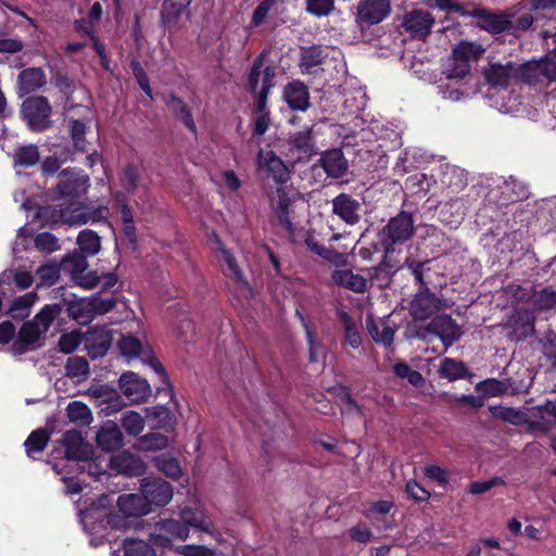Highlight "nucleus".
<instances>
[{
    "label": "nucleus",
    "mask_w": 556,
    "mask_h": 556,
    "mask_svg": "<svg viewBox=\"0 0 556 556\" xmlns=\"http://www.w3.org/2000/svg\"><path fill=\"white\" fill-rule=\"evenodd\" d=\"M61 313L58 304L46 305L35 317L25 323L18 333L16 340L11 346L14 355H21L29 350L40 346V339L47 332L54 318Z\"/></svg>",
    "instance_id": "f257e3e1"
},
{
    "label": "nucleus",
    "mask_w": 556,
    "mask_h": 556,
    "mask_svg": "<svg viewBox=\"0 0 556 556\" xmlns=\"http://www.w3.org/2000/svg\"><path fill=\"white\" fill-rule=\"evenodd\" d=\"M275 67L265 64L264 59L257 58L249 75V87L256 93V109L258 114H269L266 109L267 94L274 86Z\"/></svg>",
    "instance_id": "f03ea898"
},
{
    "label": "nucleus",
    "mask_w": 556,
    "mask_h": 556,
    "mask_svg": "<svg viewBox=\"0 0 556 556\" xmlns=\"http://www.w3.org/2000/svg\"><path fill=\"white\" fill-rule=\"evenodd\" d=\"M498 326L509 341H522L534 333V312L525 307H515Z\"/></svg>",
    "instance_id": "7ed1b4c3"
},
{
    "label": "nucleus",
    "mask_w": 556,
    "mask_h": 556,
    "mask_svg": "<svg viewBox=\"0 0 556 556\" xmlns=\"http://www.w3.org/2000/svg\"><path fill=\"white\" fill-rule=\"evenodd\" d=\"M118 349L123 356L128 359L140 358L144 364L149 365L164 382L167 381L165 369L153 355L148 342L141 341L134 336H126L118 341Z\"/></svg>",
    "instance_id": "20e7f679"
},
{
    "label": "nucleus",
    "mask_w": 556,
    "mask_h": 556,
    "mask_svg": "<svg viewBox=\"0 0 556 556\" xmlns=\"http://www.w3.org/2000/svg\"><path fill=\"white\" fill-rule=\"evenodd\" d=\"M415 232V223L413 215L402 211L392 217L380 232L381 243L389 249L390 247L407 242Z\"/></svg>",
    "instance_id": "39448f33"
},
{
    "label": "nucleus",
    "mask_w": 556,
    "mask_h": 556,
    "mask_svg": "<svg viewBox=\"0 0 556 556\" xmlns=\"http://www.w3.org/2000/svg\"><path fill=\"white\" fill-rule=\"evenodd\" d=\"M53 190L54 199H73L85 194L89 188V177L83 170L67 168L60 173Z\"/></svg>",
    "instance_id": "423d86ee"
},
{
    "label": "nucleus",
    "mask_w": 556,
    "mask_h": 556,
    "mask_svg": "<svg viewBox=\"0 0 556 556\" xmlns=\"http://www.w3.org/2000/svg\"><path fill=\"white\" fill-rule=\"evenodd\" d=\"M109 208L106 206H90L78 202L60 210V218L73 226H81L87 223H97L106 219Z\"/></svg>",
    "instance_id": "0eeeda50"
},
{
    "label": "nucleus",
    "mask_w": 556,
    "mask_h": 556,
    "mask_svg": "<svg viewBox=\"0 0 556 556\" xmlns=\"http://www.w3.org/2000/svg\"><path fill=\"white\" fill-rule=\"evenodd\" d=\"M525 65L508 62L505 65L492 63L483 70L484 79L494 88H505L518 81L526 83Z\"/></svg>",
    "instance_id": "6e6552de"
},
{
    "label": "nucleus",
    "mask_w": 556,
    "mask_h": 556,
    "mask_svg": "<svg viewBox=\"0 0 556 556\" xmlns=\"http://www.w3.org/2000/svg\"><path fill=\"white\" fill-rule=\"evenodd\" d=\"M447 301L438 298L428 288L419 290L409 303V313L416 320H426L434 313L450 307Z\"/></svg>",
    "instance_id": "1a4fd4ad"
},
{
    "label": "nucleus",
    "mask_w": 556,
    "mask_h": 556,
    "mask_svg": "<svg viewBox=\"0 0 556 556\" xmlns=\"http://www.w3.org/2000/svg\"><path fill=\"white\" fill-rule=\"evenodd\" d=\"M22 113L34 130H43L50 125L51 106L45 97H30L22 104Z\"/></svg>",
    "instance_id": "9d476101"
},
{
    "label": "nucleus",
    "mask_w": 556,
    "mask_h": 556,
    "mask_svg": "<svg viewBox=\"0 0 556 556\" xmlns=\"http://www.w3.org/2000/svg\"><path fill=\"white\" fill-rule=\"evenodd\" d=\"M391 13L390 0H359L356 5L355 22L358 26L381 23Z\"/></svg>",
    "instance_id": "9b49d317"
},
{
    "label": "nucleus",
    "mask_w": 556,
    "mask_h": 556,
    "mask_svg": "<svg viewBox=\"0 0 556 556\" xmlns=\"http://www.w3.org/2000/svg\"><path fill=\"white\" fill-rule=\"evenodd\" d=\"M189 536V528L180 520L165 519L155 523L151 539L154 544L166 547L174 539L181 541Z\"/></svg>",
    "instance_id": "f8f14e48"
},
{
    "label": "nucleus",
    "mask_w": 556,
    "mask_h": 556,
    "mask_svg": "<svg viewBox=\"0 0 556 556\" xmlns=\"http://www.w3.org/2000/svg\"><path fill=\"white\" fill-rule=\"evenodd\" d=\"M212 241L214 244V251L217 254L218 261L224 262L229 269V274L232 276L236 286L243 293L244 296H251L252 290L245 280L235 256L229 250L226 249L220 238L216 235H212Z\"/></svg>",
    "instance_id": "ddd939ff"
},
{
    "label": "nucleus",
    "mask_w": 556,
    "mask_h": 556,
    "mask_svg": "<svg viewBox=\"0 0 556 556\" xmlns=\"http://www.w3.org/2000/svg\"><path fill=\"white\" fill-rule=\"evenodd\" d=\"M141 493L149 507L150 505L165 506L173 498L172 485L157 478L142 479Z\"/></svg>",
    "instance_id": "4468645a"
},
{
    "label": "nucleus",
    "mask_w": 556,
    "mask_h": 556,
    "mask_svg": "<svg viewBox=\"0 0 556 556\" xmlns=\"http://www.w3.org/2000/svg\"><path fill=\"white\" fill-rule=\"evenodd\" d=\"M119 389L131 403H141L151 395L148 381L132 371L124 372L119 378Z\"/></svg>",
    "instance_id": "2eb2a0df"
},
{
    "label": "nucleus",
    "mask_w": 556,
    "mask_h": 556,
    "mask_svg": "<svg viewBox=\"0 0 556 556\" xmlns=\"http://www.w3.org/2000/svg\"><path fill=\"white\" fill-rule=\"evenodd\" d=\"M426 331L440 338L445 348H450L462 337L457 323L446 314L438 315L426 327Z\"/></svg>",
    "instance_id": "dca6fc26"
},
{
    "label": "nucleus",
    "mask_w": 556,
    "mask_h": 556,
    "mask_svg": "<svg viewBox=\"0 0 556 556\" xmlns=\"http://www.w3.org/2000/svg\"><path fill=\"white\" fill-rule=\"evenodd\" d=\"M113 342V334L106 327H94L84 333V344L91 358L104 356Z\"/></svg>",
    "instance_id": "f3484780"
},
{
    "label": "nucleus",
    "mask_w": 556,
    "mask_h": 556,
    "mask_svg": "<svg viewBox=\"0 0 556 556\" xmlns=\"http://www.w3.org/2000/svg\"><path fill=\"white\" fill-rule=\"evenodd\" d=\"M292 203L293 197L285 186L278 187L276 193L270 197L273 217L289 232L293 230V225L290 220V207Z\"/></svg>",
    "instance_id": "a211bd4d"
},
{
    "label": "nucleus",
    "mask_w": 556,
    "mask_h": 556,
    "mask_svg": "<svg viewBox=\"0 0 556 556\" xmlns=\"http://www.w3.org/2000/svg\"><path fill=\"white\" fill-rule=\"evenodd\" d=\"M191 0H164L161 10V22L169 29L182 26V18L190 15Z\"/></svg>",
    "instance_id": "6ab92c4d"
},
{
    "label": "nucleus",
    "mask_w": 556,
    "mask_h": 556,
    "mask_svg": "<svg viewBox=\"0 0 556 556\" xmlns=\"http://www.w3.org/2000/svg\"><path fill=\"white\" fill-rule=\"evenodd\" d=\"M527 84H536L545 78L549 81L556 80V51L544 60L525 65Z\"/></svg>",
    "instance_id": "aec40b11"
},
{
    "label": "nucleus",
    "mask_w": 556,
    "mask_h": 556,
    "mask_svg": "<svg viewBox=\"0 0 556 556\" xmlns=\"http://www.w3.org/2000/svg\"><path fill=\"white\" fill-rule=\"evenodd\" d=\"M257 165L278 184H285L290 177L287 165L273 151L260 150Z\"/></svg>",
    "instance_id": "412c9836"
},
{
    "label": "nucleus",
    "mask_w": 556,
    "mask_h": 556,
    "mask_svg": "<svg viewBox=\"0 0 556 556\" xmlns=\"http://www.w3.org/2000/svg\"><path fill=\"white\" fill-rule=\"evenodd\" d=\"M110 467L112 470L129 477L141 476L146 471V464L142 459L127 451L113 455L110 459Z\"/></svg>",
    "instance_id": "4be33fe9"
},
{
    "label": "nucleus",
    "mask_w": 556,
    "mask_h": 556,
    "mask_svg": "<svg viewBox=\"0 0 556 556\" xmlns=\"http://www.w3.org/2000/svg\"><path fill=\"white\" fill-rule=\"evenodd\" d=\"M469 15L478 18V26L493 34L502 33L509 29L511 22L508 15L500 12L493 13L485 9H475Z\"/></svg>",
    "instance_id": "5701e85b"
},
{
    "label": "nucleus",
    "mask_w": 556,
    "mask_h": 556,
    "mask_svg": "<svg viewBox=\"0 0 556 556\" xmlns=\"http://www.w3.org/2000/svg\"><path fill=\"white\" fill-rule=\"evenodd\" d=\"M530 429L546 432L556 425V405L547 402L545 405L529 409Z\"/></svg>",
    "instance_id": "b1692460"
},
{
    "label": "nucleus",
    "mask_w": 556,
    "mask_h": 556,
    "mask_svg": "<svg viewBox=\"0 0 556 556\" xmlns=\"http://www.w3.org/2000/svg\"><path fill=\"white\" fill-rule=\"evenodd\" d=\"M361 204L346 193H340L332 200V212L349 225L359 220Z\"/></svg>",
    "instance_id": "393cba45"
},
{
    "label": "nucleus",
    "mask_w": 556,
    "mask_h": 556,
    "mask_svg": "<svg viewBox=\"0 0 556 556\" xmlns=\"http://www.w3.org/2000/svg\"><path fill=\"white\" fill-rule=\"evenodd\" d=\"M494 198L497 200L500 205H506L528 198L527 187L516 179L509 178L504 180L498 189L496 190Z\"/></svg>",
    "instance_id": "a878e982"
},
{
    "label": "nucleus",
    "mask_w": 556,
    "mask_h": 556,
    "mask_svg": "<svg viewBox=\"0 0 556 556\" xmlns=\"http://www.w3.org/2000/svg\"><path fill=\"white\" fill-rule=\"evenodd\" d=\"M434 20L429 12L414 10L405 14L403 26L416 36H426L430 33Z\"/></svg>",
    "instance_id": "bb28decb"
},
{
    "label": "nucleus",
    "mask_w": 556,
    "mask_h": 556,
    "mask_svg": "<svg viewBox=\"0 0 556 556\" xmlns=\"http://www.w3.org/2000/svg\"><path fill=\"white\" fill-rule=\"evenodd\" d=\"M331 279L338 287L355 293H364L368 289L367 279L359 274L353 273L351 269H336L331 274Z\"/></svg>",
    "instance_id": "cd10ccee"
},
{
    "label": "nucleus",
    "mask_w": 556,
    "mask_h": 556,
    "mask_svg": "<svg viewBox=\"0 0 556 556\" xmlns=\"http://www.w3.org/2000/svg\"><path fill=\"white\" fill-rule=\"evenodd\" d=\"M96 441L102 451L112 452L122 446L123 435L115 422L108 421L98 431Z\"/></svg>",
    "instance_id": "c85d7f7f"
},
{
    "label": "nucleus",
    "mask_w": 556,
    "mask_h": 556,
    "mask_svg": "<svg viewBox=\"0 0 556 556\" xmlns=\"http://www.w3.org/2000/svg\"><path fill=\"white\" fill-rule=\"evenodd\" d=\"M283 98L291 110L305 111L309 105L307 87L300 81H292L285 87Z\"/></svg>",
    "instance_id": "c756f323"
},
{
    "label": "nucleus",
    "mask_w": 556,
    "mask_h": 556,
    "mask_svg": "<svg viewBox=\"0 0 556 556\" xmlns=\"http://www.w3.org/2000/svg\"><path fill=\"white\" fill-rule=\"evenodd\" d=\"M319 164L327 175L333 178L342 177L348 169V162L340 149L325 152L319 159Z\"/></svg>",
    "instance_id": "7c9ffc66"
},
{
    "label": "nucleus",
    "mask_w": 556,
    "mask_h": 556,
    "mask_svg": "<svg viewBox=\"0 0 556 556\" xmlns=\"http://www.w3.org/2000/svg\"><path fill=\"white\" fill-rule=\"evenodd\" d=\"M117 506L121 513L128 517H139L150 513V507L142 495L123 494L117 498Z\"/></svg>",
    "instance_id": "2f4dec72"
},
{
    "label": "nucleus",
    "mask_w": 556,
    "mask_h": 556,
    "mask_svg": "<svg viewBox=\"0 0 556 556\" xmlns=\"http://www.w3.org/2000/svg\"><path fill=\"white\" fill-rule=\"evenodd\" d=\"M46 84V75L39 67L22 71L17 77V87L22 94L30 93Z\"/></svg>",
    "instance_id": "473e14b6"
},
{
    "label": "nucleus",
    "mask_w": 556,
    "mask_h": 556,
    "mask_svg": "<svg viewBox=\"0 0 556 556\" xmlns=\"http://www.w3.org/2000/svg\"><path fill=\"white\" fill-rule=\"evenodd\" d=\"M63 445L66 457L71 459H85L88 456V445L85 444L81 433L77 430L66 431L63 435Z\"/></svg>",
    "instance_id": "72a5a7b5"
},
{
    "label": "nucleus",
    "mask_w": 556,
    "mask_h": 556,
    "mask_svg": "<svg viewBox=\"0 0 556 556\" xmlns=\"http://www.w3.org/2000/svg\"><path fill=\"white\" fill-rule=\"evenodd\" d=\"M366 328L372 340L377 343H382L390 346L394 340V327L387 320L375 321L371 318L366 320Z\"/></svg>",
    "instance_id": "f704fd0d"
},
{
    "label": "nucleus",
    "mask_w": 556,
    "mask_h": 556,
    "mask_svg": "<svg viewBox=\"0 0 556 556\" xmlns=\"http://www.w3.org/2000/svg\"><path fill=\"white\" fill-rule=\"evenodd\" d=\"M489 412L494 418L509 422L514 426L527 425L529 422V414L518 408L503 405H491L489 406Z\"/></svg>",
    "instance_id": "c9c22d12"
},
{
    "label": "nucleus",
    "mask_w": 556,
    "mask_h": 556,
    "mask_svg": "<svg viewBox=\"0 0 556 556\" xmlns=\"http://www.w3.org/2000/svg\"><path fill=\"white\" fill-rule=\"evenodd\" d=\"M291 150H295L304 155H311L314 152V140L312 128L306 127L301 131L292 134L288 139Z\"/></svg>",
    "instance_id": "e433bc0d"
},
{
    "label": "nucleus",
    "mask_w": 556,
    "mask_h": 556,
    "mask_svg": "<svg viewBox=\"0 0 556 556\" xmlns=\"http://www.w3.org/2000/svg\"><path fill=\"white\" fill-rule=\"evenodd\" d=\"M68 316L75 319L77 323L85 325L93 319L91 305L88 298L77 299L68 303L67 305Z\"/></svg>",
    "instance_id": "4c0bfd02"
},
{
    "label": "nucleus",
    "mask_w": 556,
    "mask_h": 556,
    "mask_svg": "<svg viewBox=\"0 0 556 556\" xmlns=\"http://www.w3.org/2000/svg\"><path fill=\"white\" fill-rule=\"evenodd\" d=\"M438 372L440 377L455 381L465 378L468 370L463 362L446 357L441 362Z\"/></svg>",
    "instance_id": "58836bf2"
},
{
    "label": "nucleus",
    "mask_w": 556,
    "mask_h": 556,
    "mask_svg": "<svg viewBox=\"0 0 556 556\" xmlns=\"http://www.w3.org/2000/svg\"><path fill=\"white\" fill-rule=\"evenodd\" d=\"M338 318L343 326L346 344L353 349H358L362 345V338L352 316L344 311H339Z\"/></svg>",
    "instance_id": "ea45409f"
},
{
    "label": "nucleus",
    "mask_w": 556,
    "mask_h": 556,
    "mask_svg": "<svg viewBox=\"0 0 556 556\" xmlns=\"http://www.w3.org/2000/svg\"><path fill=\"white\" fill-rule=\"evenodd\" d=\"M68 419L77 425L87 426L92 421V413L90 408L83 402H71L66 407Z\"/></svg>",
    "instance_id": "a19ab883"
},
{
    "label": "nucleus",
    "mask_w": 556,
    "mask_h": 556,
    "mask_svg": "<svg viewBox=\"0 0 556 556\" xmlns=\"http://www.w3.org/2000/svg\"><path fill=\"white\" fill-rule=\"evenodd\" d=\"M180 521L188 528L193 527L204 532H210L212 523L204 517L203 513L191 508H184L180 513Z\"/></svg>",
    "instance_id": "79ce46f5"
},
{
    "label": "nucleus",
    "mask_w": 556,
    "mask_h": 556,
    "mask_svg": "<svg viewBox=\"0 0 556 556\" xmlns=\"http://www.w3.org/2000/svg\"><path fill=\"white\" fill-rule=\"evenodd\" d=\"M167 105L176 114V116L181 119V122L191 132H197V127L192 115L181 99L177 98L176 96H170L167 101Z\"/></svg>",
    "instance_id": "37998d69"
},
{
    "label": "nucleus",
    "mask_w": 556,
    "mask_h": 556,
    "mask_svg": "<svg viewBox=\"0 0 556 556\" xmlns=\"http://www.w3.org/2000/svg\"><path fill=\"white\" fill-rule=\"evenodd\" d=\"M37 293L28 292L13 301L9 308V313L13 318H24L27 316L29 308L37 302Z\"/></svg>",
    "instance_id": "c03bdc74"
},
{
    "label": "nucleus",
    "mask_w": 556,
    "mask_h": 556,
    "mask_svg": "<svg viewBox=\"0 0 556 556\" xmlns=\"http://www.w3.org/2000/svg\"><path fill=\"white\" fill-rule=\"evenodd\" d=\"M443 182L453 191H458L467 185V173L457 166H447L444 172Z\"/></svg>",
    "instance_id": "a18cd8bd"
},
{
    "label": "nucleus",
    "mask_w": 556,
    "mask_h": 556,
    "mask_svg": "<svg viewBox=\"0 0 556 556\" xmlns=\"http://www.w3.org/2000/svg\"><path fill=\"white\" fill-rule=\"evenodd\" d=\"M483 51L478 43L462 41L454 47L452 52L459 60L470 64V61L478 60Z\"/></svg>",
    "instance_id": "49530a36"
},
{
    "label": "nucleus",
    "mask_w": 556,
    "mask_h": 556,
    "mask_svg": "<svg viewBox=\"0 0 556 556\" xmlns=\"http://www.w3.org/2000/svg\"><path fill=\"white\" fill-rule=\"evenodd\" d=\"M77 243L83 253L94 255L100 251V237L92 230H83L77 237Z\"/></svg>",
    "instance_id": "de8ad7c7"
},
{
    "label": "nucleus",
    "mask_w": 556,
    "mask_h": 556,
    "mask_svg": "<svg viewBox=\"0 0 556 556\" xmlns=\"http://www.w3.org/2000/svg\"><path fill=\"white\" fill-rule=\"evenodd\" d=\"M39 161L38 148L35 144L20 147L14 155L15 165L29 167Z\"/></svg>",
    "instance_id": "09e8293b"
},
{
    "label": "nucleus",
    "mask_w": 556,
    "mask_h": 556,
    "mask_svg": "<svg viewBox=\"0 0 556 556\" xmlns=\"http://www.w3.org/2000/svg\"><path fill=\"white\" fill-rule=\"evenodd\" d=\"M49 441V434L43 429H38L30 433V435L26 439L24 446L28 456H31L35 453H40L47 446Z\"/></svg>",
    "instance_id": "8fccbe9b"
},
{
    "label": "nucleus",
    "mask_w": 556,
    "mask_h": 556,
    "mask_svg": "<svg viewBox=\"0 0 556 556\" xmlns=\"http://www.w3.org/2000/svg\"><path fill=\"white\" fill-rule=\"evenodd\" d=\"M470 72V64L462 61L453 53L448 58L447 65L443 72L447 79H462Z\"/></svg>",
    "instance_id": "3c124183"
},
{
    "label": "nucleus",
    "mask_w": 556,
    "mask_h": 556,
    "mask_svg": "<svg viewBox=\"0 0 556 556\" xmlns=\"http://www.w3.org/2000/svg\"><path fill=\"white\" fill-rule=\"evenodd\" d=\"M87 268V262L85 257L78 258L76 266L74 268L75 279L78 283L87 289H92L100 283V278L94 273H88L83 275L85 269Z\"/></svg>",
    "instance_id": "603ef678"
},
{
    "label": "nucleus",
    "mask_w": 556,
    "mask_h": 556,
    "mask_svg": "<svg viewBox=\"0 0 556 556\" xmlns=\"http://www.w3.org/2000/svg\"><path fill=\"white\" fill-rule=\"evenodd\" d=\"M140 177V167L134 163H128L122 170L121 181L124 188L130 192H135V190L139 187Z\"/></svg>",
    "instance_id": "864d4df0"
},
{
    "label": "nucleus",
    "mask_w": 556,
    "mask_h": 556,
    "mask_svg": "<svg viewBox=\"0 0 556 556\" xmlns=\"http://www.w3.org/2000/svg\"><path fill=\"white\" fill-rule=\"evenodd\" d=\"M324 60L323 50L319 47H309L303 50L301 67L305 73H312L313 68L321 64Z\"/></svg>",
    "instance_id": "5fc2aeb1"
},
{
    "label": "nucleus",
    "mask_w": 556,
    "mask_h": 556,
    "mask_svg": "<svg viewBox=\"0 0 556 556\" xmlns=\"http://www.w3.org/2000/svg\"><path fill=\"white\" fill-rule=\"evenodd\" d=\"M121 424L125 431L131 435H137L144 429L143 417L132 410L123 414Z\"/></svg>",
    "instance_id": "6e6d98bb"
},
{
    "label": "nucleus",
    "mask_w": 556,
    "mask_h": 556,
    "mask_svg": "<svg viewBox=\"0 0 556 556\" xmlns=\"http://www.w3.org/2000/svg\"><path fill=\"white\" fill-rule=\"evenodd\" d=\"M533 304L539 311L556 308V291L552 288H543L540 291H535Z\"/></svg>",
    "instance_id": "4d7b16f0"
},
{
    "label": "nucleus",
    "mask_w": 556,
    "mask_h": 556,
    "mask_svg": "<svg viewBox=\"0 0 556 556\" xmlns=\"http://www.w3.org/2000/svg\"><path fill=\"white\" fill-rule=\"evenodd\" d=\"M126 556H155L154 549L142 540L127 539L124 543Z\"/></svg>",
    "instance_id": "13d9d810"
},
{
    "label": "nucleus",
    "mask_w": 556,
    "mask_h": 556,
    "mask_svg": "<svg viewBox=\"0 0 556 556\" xmlns=\"http://www.w3.org/2000/svg\"><path fill=\"white\" fill-rule=\"evenodd\" d=\"M66 376L71 378H83L89 372L88 362L84 357H68L65 364Z\"/></svg>",
    "instance_id": "bf43d9fd"
},
{
    "label": "nucleus",
    "mask_w": 556,
    "mask_h": 556,
    "mask_svg": "<svg viewBox=\"0 0 556 556\" xmlns=\"http://www.w3.org/2000/svg\"><path fill=\"white\" fill-rule=\"evenodd\" d=\"M155 467L169 478H179L181 468L179 463L172 457L159 456L154 458Z\"/></svg>",
    "instance_id": "052dcab7"
},
{
    "label": "nucleus",
    "mask_w": 556,
    "mask_h": 556,
    "mask_svg": "<svg viewBox=\"0 0 556 556\" xmlns=\"http://www.w3.org/2000/svg\"><path fill=\"white\" fill-rule=\"evenodd\" d=\"M167 446V438L161 433H149L138 441V448L142 451L163 450Z\"/></svg>",
    "instance_id": "680f3d73"
},
{
    "label": "nucleus",
    "mask_w": 556,
    "mask_h": 556,
    "mask_svg": "<svg viewBox=\"0 0 556 556\" xmlns=\"http://www.w3.org/2000/svg\"><path fill=\"white\" fill-rule=\"evenodd\" d=\"M84 342V333L71 331L64 333L59 339V348L63 353H73Z\"/></svg>",
    "instance_id": "e2e57ef3"
},
{
    "label": "nucleus",
    "mask_w": 556,
    "mask_h": 556,
    "mask_svg": "<svg viewBox=\"0 0 556 556\" xmlns=\"http://www.w3.org/2000/svg\"><path fill=\"white\" fill-rule=\"evenodd\" d=\"M306 11L317 17L327 16L334 10V0H305Z\"/></svg>",
    "instance_id": "0e129e2a"
},
{
    "label": "nucleus",
    "mask_w": 556,
    "mask_h": 556,
    "mask_svg": "<svg viewBox=\"0 0 556 556\" xmlns=\"http://www.w3.org/2000/svg\"><path fill=\"white\" fill-rule=\"evenodd\" d=\"M505 293L517 302L527 303L533 302L535 290L532 287L526 288L518 283H510L505 288Z\"/></svg>",
    "instance_id": "69168bd1"
},
{
    "label": "nucleus",
    "mask_w": 556,
    "mask_h": 556,
    "mask_svg": "<svg viewBox=\"0 0 556 556\" xmlns=\"http://www.w3.org/2000/svg\"><path fill=\"white\" fill-rule=\"evenodd\" d=\"M36 274L40 280V285L52 286L59 279V268L55 264H46L40 266Z\"/></svg>",
    "instance_id": "338daca9"
},
{
    "label": "nucleus",
    "mask_w": 556,
    "mask_h": 556,
    "mask_svg": "<svg viewBox=\"0 0 556 556\" xmlns=\"http://www.w3.org/2000/svg\"><path fill=\"white\" fill-rule=\"evenodd\" d=\"M70 129H71V135H72V139H73L75 148L79 151H85L86 150V140H85L86 127H85V125L77 119H72V121H70Z\"/></svg>",
    "instance_id": "774afa93"
}]
</instances>
